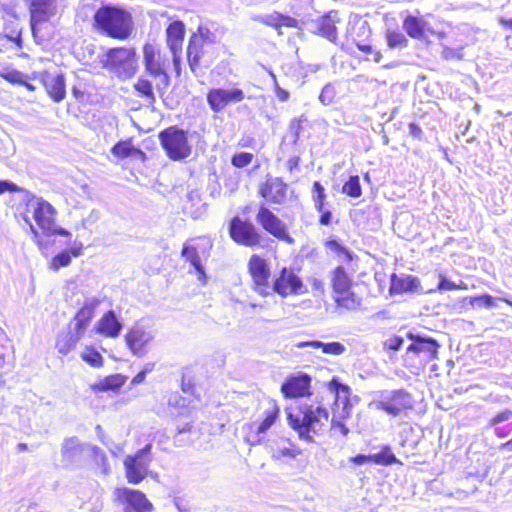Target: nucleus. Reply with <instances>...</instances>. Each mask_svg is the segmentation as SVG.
I'll use <instances>...</instances> for the list:
<instances>
[{
    "label": "nucleus",
    "instance_id": "32",
    "mask_svg": "<svg viewBox=\"0 0 512 512\" xmlns=\"http://www.w3.org/2000/svg\"><path fill=\"white\" fill-rule=\"evenodd\" d=\"M111 153L118 159L133 157L141 162L147 160L146 153L133 145L132 138L118 141L111 148Z\"/></svg>",
    "mask_w": 512,
    "mask_h": 512
},
{
    "label": "nucleus",
    "instance_id": "15",
    "mask_svg": "<svg viewBox=\"0 0 512 512\" xmlns=\"http://www.w3.org/2000/svg\"><path fill=\"white\" fill-rule=\"evenodd\" d=\"M152 444L148 443L134 454L127 455L123 460L126 480L129 484H140L149 474Z\"/></svg>",
    "mask_w": 512,
    "mask_h": 512
},
{
    "label": "nucleus",
    "instance_id": "34",
    "mask_svg": "<svg viewBox=\"0 0 512 512\" xmlns=\"http://www.w3.org/2000/svg\"><path fill=\"white\" fill-rule=\"evenodd\" d=\"M148 75L140 76L133 84V89L138 97L145 100L148 104H154L156 102V84L153 85L152 81L148 78Z\"/></svg>",
    "mask_w": 512,
    "mask_h": 512
},
{
    "label": "nucleus",
    "instance_id": "3",
    "mask_svg": "<svg viewBox=\"0 0 512 512\" xmlns=\"http://www.w3.org/2000/svg\"><path fill=\"white\" fill-rule=\"evenodd\" d=\"M286 414L289 427L300 439L307 442H314L328 427L329 411L322 405L302 403L287 410Z\"/></svg>",
    "mask_w": 512,
    "mask_h": 512
},
{
    "label": "nucleus",
    "instance_id": "25",
    "mask_svg": "<svg viewBox=\"0 0 512 512\" xmlns=\"http://www.w3.org/2000/svg\"><path fill=\"white\" fill-rule=\"evenodd\" d=\"M407 337L412 341L407 347V352L413 353L417 356L423 355L426 361H432L438 358L440 344L436 339L423 337L411 332L407 334Z\"/></svg>",
    "mask_w": 512,
    "mask_h": 512
},
{
    "label": "nucleus",
    "instance_id": "60",
    "mask_svg": "<svg viewBox=\"0 0 512 512\" xmlns=\"http://www.w3.org/2000/svg\"><path fill=\"white\" fill-rule=\"evenodd\" d=\"M13 48L15 47L13 45V40L10 38V35L0 33V53L7 52Z\"/></svg>",
    "mask_w": 512,
    "mask_h": 512
},
{
    "label": "nucleus",
    "instance_id": "24",
    "mask_svg": "<svg viewBox=\"0 0 512 512\" xmlns=\"http://www.w3.org/2000/svg\"><path fill=\"white\" fill-rule=\"evenodd\" d=\"M38 79L49 97L54 102H61L66 97V84L63 73H51L47 70L35 73L32 77Z\"/></svg>",
    "mask_w": 512,
    "mask_h": 512
},
{
    "label": "nucleus",
    "instance_id": "52",
    "mask_svg": "<svg viewBox=\"0 0 512 512\" xmlns=\"http://www.w3.org/2000/svg\"><path fill=\"white\" fill-rule=\"evenodd\" d=\"M387 43L390 48L403 47L407 45V39L400 32L390 31L387 33Z\"/></svg>",
    "mask_w": 512,
    "mask_h": 512
},
{
    "label": "nucleus",
    "instance_id": "64",
    "mask_svg": "<svg viewBox=\"0 0 512 512\" xmlns=\"http://www.w3.org/2000/svg\"><path fill=\"white\" fill-rule=\"evenodd\" d=\"M409 131L413 138L415 139H422L423 137V131L419 124L415 122H411L409 124Z\"/></svg>",
    "mask_w": 512,
    "mask_h": 512
},
{
    "label": "nucleus",
    "instance_id": "38",
    "mask_svg": "<svg viewBox=\"0 0 512 512\" xmlns=\"http://www.w3.org/2000/svg\"><path fill=\"white\" fill-rule=\"evenodd\" d=\"M372 463L381 466H390L398 463V459L392 452L391 447L385 445L378 453L372 454Z\"/></svg>",
    "mask_w": 512,
    "mask_h": 512
},
{
    "label": "nucleus",
    "instance_id": "46",
    "mask_svg": "<svg viewBox=\"0 0 512 512\" xmlns=\"http://www.w3.org/2000/svg\"><path fill=\"white\" fill-rule=\"evenodd\" d=\"M82 445L78 442L77 438H68L64 441L62 446V455L71 459L78 452L82 450Z\"/></svg>",
    "mask_w": 512,
    "mask_h": 512
},
{
    "label": "nucleus",
    "instance_id": "7",
    "mask_svg": "<svg viewBox=\"0 0 512 512\" xmlns=\"http://www.w3.org/2000/svg\"><path fill=\"white\" fill-rule=\"evenodd\" d=\"M212 248L213 241L206 235L191 237L182 245L181 257L190 264L202 284L207 282L204 262L209 259Z\"/></svg>",
    "mask_w": 512,
    "mask_h": 512
},
{
    "label": "nucleus",
    "instance_id": "56",
    "mask_svg": "<svg viewBox=\"0 0 512 512\" xmlns=\"http://www.w3.org/2000/svg\"><path fill=\"white\" fill-rule=\"evenodd\" d=\"M154 369V363H147L131 380L132 385H137L145 380L146 374Z\"/></svg>",
    "mask_w": 512,
    "mask_h": 512
},
{
    "label": "nucleus",
    "instance_id": "9",
    "mask_svg": "<svg viewBox=\"0 0 512 512\" xmlns=\"http://www.w3.org/2000/svg\"><path fill=\"white\" fill-rule=\"evenodd\" d=\"M168 57L160 47L152 43L143 45V65L146 75L156 81V89L164 90L170 84Z\"/></svg>",
    "mask_w": 512,
    "mask_h": 512
},
{
    "label": "nucleus",
    "instance_id": "21",
    "mask_svg": "<svg viewBox=\"0 0 512 512\" xmlns=\"http://www.w3.org/2000/svg\"><path fill=\"white\" fill-rule=\"evenodd\" d=\"M153 338L149 330L139 325L132 326L124 336L129 351L140 358L148 354Z\"/></svg>",
    "mask_w": 512,
    "mask_h": 512
},
{
    "label": "nucleus",
    "instance_id": "41",
    "mask_svg": "<svg viewBox=\"0 0 512 512\" xmlns=\"http://www.w3.org/2000/svg\"><path fill=\"white\" fill-rule=\"evenodd\" d=\"M342 193L352 198H359L362 196V187L358 175H352L344 182L342 186Z\"/></svg>",
    "mask_w": 512,
    "mask_h": 512
},
{
    "label": "nucleus",
    "instance_id": "27",
    "mask_svg": "<svg viewBox=\"0 0 512 512\" xmlns=\"http://www.w3.org/2000/svg\"><path fill=\"white\" fill-rule=\"evenodd\" d=\"M101 301L98 298H88L86 299L81 307L76 311L73 320L75 322L74 330L82 333L84 332L91 320L93 319L96 309L100 305Z\"/></svg>",
    "mask_w": 512,
    "mask_h": 512
},
{
    "label": "nucleus",
    "instance_id": "63",
    "mask_svg": "<svg viewBox=\"0 0 512 512\" xmlns=\"http://www.w3.org/2000/svg\"><path fill=\"white\" fill-rule=\"evenodd\" d=\"M300 157L299 156H292L290 157L286 162V169L289 173H293L295 170L298 169L300 164Z\"/></svg>",
    "mask_w": 512,
    "mask_h": 512
},
{
    "label": "nucleus",
    "instance_id": "23",
    "mask_svg": "<svg viewBox=\"0 0 512 512\" xmlns=\"http://www.w3.org/2000/svg\"><path fill=\"white\" fill-rule=\"evenodd\" d=\"M245 99L243 90L233 88L226 90L223 88H212L208 90L206 100L209 108L214 113L222 112L229 104L238 103Z\"/></svg>",
    "mask_w": 512,
    "mask_h": 512
},
{
    "label": "nucleus",
    "instance_id": "1",
    "mask_svg": "<svg viewBox=\"0 0 512 512\" xmlns=\"http://www.w3.org/2000/svg\"><path fill=\"white\" fill-rule=\"evenodd\" d=\"M247 273L251 280V289L262 297L275 293L284 299L307 292L302 277L293 267L283 266L272 277V268L269 260L259 253H252L249 256L247 260Z\"/></svg>",
    "mask_w": 512,
    "mask_h": 512
},
{
    "label": "nucleus",
    "instance_id": "22",
    "mask_svg": "<svg viewBox=\"0 0 512 512\" xmlns=\"http://www.w3.org/2000/svg\"><path fill=\"white\" fill-rule=\"evenodd\" d=\"M340 13L337 10H329L312 21V34L325 38L335 43L338 39L337 25L341 23Z\"/></svg>",
    "mask_w": 512,
    "mask_h": 512
},
{
    "label": "nucleus",
    "instance_id": "43",
    "mask_svg": "<svg viewBox=\"0 0 512 512\" xmlns=\"http://www.w3.org/2000/svg\"><path fill=\"white\" fill-rule=\"evenodd\" d=\"M312 348L315 349H321L323 353L330 354V355H340L344 353L345 346L341 344L340 342H329L324 343L321 341H313V343H310Z\"/></svg>",
    "mask_w": 512,
    "mask_h": 512
},
{
    "label": "nucleus",
    "instance_id": "53",
    "mask_svg": "<svg viewBox=\"0 0 512 512\" xmlns=\"http://www.w3.org/2000/svg\"><path fill=\"white\" fill-rule=\"evenodd\" d=\"M22 216V219L29 224V227H30V231H31V234H32V240L33 242L35 243V245L40 248V249H43L45 248V243L44 241L42 240L41 238V235H40V232L37 228H35L33 226V224L30 222V218L28 216V210L21 214Z\"/></svg>",
    "mask_w": 512,
    "mask_h": 512
},
{
    "label": "nucleus",
    "instance_id": "37",
    "mask_svg": "<svg viewBox=\"0 0 512 512\" xmlns=\"http://www.w3.org/2000/svg\"><path fill=\"white\" fill-rule=\"evenodd\" d=\"M426 23L422 18L408 15L403 21L405 32L413 39H420L425 36Z\"/></svg>",
    "mask_w": 512,
    "mask_h": 512
},
{
    "label": "nucleus",
    "instance_id": "14",
    "mask_svg": "<svg viewBox=\"0 0 512 512\" xmlns=\"http://www.w3.org/2000/svg\"><path fill=\"white\" fill-rule=\"evenodd\" d=\"M256 221L264 232L287 245H293L295 239L288 225L267 205L260 204L256 212Z\"/></svg>",
    "mask_w": 512,
    "mask_h": 512
},
{
    "label": "nucleus",
    "instance_id": "18",
    "mask_svg": "<svg viewBox=\"0 0 512 512\" xmlns=\"http://www.w3.org/2000/svg\"><path fill=\"white\" fill-rule=\"evenodd\" d=\"M113 503L122 507L124 512H152L154 509L144 492L124 486L114 489Z\"/></svg>",
    "mask_w": 512,
    "mask_h": 512
},
{
    "label": "nucleus",
    "instance_id": "35",
    "mask_svg": "<svg viewBox=\"0 0 512 512\" xmlns=\"http://www.w3.org/2000/svg\"><path fill=\"white\" fill-rule=\"evenodd\" d=\"M87 467L94 473L101 475H106L110 471L106 454L96 446L92 447L90 450Z\"/></svg>",
    "mask_w": 512,
    "mask_h": 512
},
{
    "label": "nucleus",
    "instance_id": "57",
    "mask_svg": "<svg viewBox=\"0 0 512 512\" xmlns=\"http://www.w3.org/2000/svg\"><path fill=\"white\" fill-rule=\"evenodd\" d=\"M318 212L320 214L319 218H318L319 225H321V226H329V225L332 224V222H333V214H332V212L329 209H327L326 206H324L322 208V210L318 211Z\"/></svg>",
    "mask_w": 512,
    "mask_h": 512
},
{
    "label": "nucleus",
    "instance_id": "48",
    "mask_svg": "<svg viewBox=\"0 0 512 512\" xmlns=\"http://www.w3.org/2000/svg\"><path fill=\"white\" fill-rule=\"evenodd\" d=\"M469 304L472 307L492 308L495 306V298L489 294H482L469 297Z\"/></svg>",
    "mask_w": 512,
    "mask_h": 512
},
{
    "label": "nucleus",
    "instance_id": "12",
    "mask_svg": "<svg viewBox=\"0 0 512 512\" xmlns=\"http://www.w3.org/2000/svg\"><path fill=\"white\" fill-rule=\"evenodd\" d=\"M229 238L238 246L258 248L263 236L258 227L248 218L239 215L231 217L227 227Z\"/></svg>",
    "mask_w": 512,
    "mask_h": 512
},
{
    "label": "nucleus",
    "instance_id": "8",
    "mask_svg": "<svg viewBox=\"0 0 512 512\" xmlns=\"http://www.w3.org/2000/svg\"><path fill=\"white\" fill-rule=\"evenodd\" d=\"M218 43L217 36L208 27L199 25L191 33L186 48L188 65L192 72H196L203 65L209 53V47Z\"/></svg>",
    "mask_w": 512,
    "mask_h": 512
},
{
    "label": "nucleus",
    "instance_id": "16",
    "mask_svg": "<svg viewBox=\"0 0 512 512\" xmlns=\"http://www.w3.org/2000/svg\"><path fill=\"white\" fill-rule=\"evenodd\" d=\"M377 409L397 417L413 409V397L405 389L384 390L376 400Z\"/></svg>",
    "mask_w": 512,
    "mask_h": 512
},
{
    "label": "nucleus",
    "instance_id": "47",
    "mask_svg": "<svg viewBox=\"0 0 512 512\" xmlns=\"http://www.w3.org/2000/svg\"><path fill=\"white\" fill-rule=\"evenodd\" d=\"M436 289L438 291L467 290L468 286L464 281L455 283L447 279L445 276H441Z\"/></svg>",
    "mask_w": 512,
    "mask_h": 512
},
{
    "label": "nucleus",
    "instance_id": "55",
    "mask_svg": "<svg viewBox=\"0 0 512 512\" xmlns=\"http://www.w3.org/2000/svg\"><path fill=\"white\" fill-rule=\"evenodd\" d=\"M344 419L345 418H342V416L340 419H337L336 415L334 414L331 419L330 427L331 429L338 430L341 435L346 436L349 433V428L343 422Z\"/></svg>",
    "mask_w": 512,
    "mask_h": 512
},
{
    "label": "nucleus",
    "instance_id": "33",
    "mask_svg": "<svg viewBox=\"0 0 512 512\" xmlns=\"http://www.w3.org/2000/svg\"><path fill=\"white\" fill-rule=\"evenodd\" d=\"M420 287V282L417 277L407 275L405 277L392 274L390 280L389 293L390 295H402L409 292H414Z\"/></svg>",
    "mask_w": 512,
    "mask_h": 512
},
{
    "label": "nucleus",
    "instance_id": "42",
    "mask_svg": "<svg viewBox=\"0 0 512 512\" xmlns=\"http://www.w3.org/2000/svg\"><path fill=\"white\" fill-rule=\"evenodd\" d=\"M81 358L84 362L94 368H101L104 365L103 356L93 346L85 347L81 354Z\"/></svg>",
    "mask_w": 512,
    "mask_h": 512
},
{
    "label": "nucleus",
    "instance_id": "62",
    "mask_svg": "<svg viewBox=\"0 0 512 512\" xmlns=\"http://www.w3.org/2000/svg\"><path fill=\"white\" fill-rule=\"evenodd\" d=\"M274 92L281 102H285L289 99V92L282 88L277 82L274 83Z\"/></svg>",
    "mask_w": 512,
    "mask_h": 512
},
{
    "label": "nucleus",
    "instance_id": "20",
    "mask_svg": "<svg viewBox=\"0 0 512 512\" xmlns=\"http://www.w3.org/2000/svg\"><path fill=\"white\" fill-rule=\"evenodd\" d=\"M186 35V25L181 20H174L165 30L166 45L171 52L174 70L177 76L181 74V51Z\"/></svg>",
    "mask_w": 512,
    "mask_h": 512
},
{
    "label": "nucleus",
    "instance_id": "45",
    "mask_svg": "<svg viewBox=\"0 0 512 512\" xmlns=\"http://www.w3.org/2000/svg\"><path fill=\"white\" fill-rule=\"evenodd\" d=\"M0 77L12 85H20L24 83V78H28L27 75L10 67L0 70Z\"/></svg>",
    "mask_w": 512,
    "mask_h": 512
},
{
    "label": "nucleus",
    "instance_id": "5",
    "mask_svg": "<svg viewBox=\"0 0 512 512\" xmlns=\"http://www.w3.org/2000/svg\"><path fill=\"white\" fill-rule=\"evenodd\" d=\"M30 17L32 36L38 44L52 39L56 33V25L51 19L56 16L57 0H25Z\"/></svg>",
    "mask_w": 512,
    "mask_h": 512
},
{
    "label": "nucleus",
    "instance_id": "39",
    "mask_svg": "<svg viewBox=\"0 0 512 512\" xmlns=\"http://www.w3.org/2000/svg\"><path fill=\"white\" fill-rule=\"evenodd\" d=\"M324 247L335 253L337 256L342 257L346 262H351L356 258L352 251L335 239L325 241Z\"/></svg>",
    "mask_w": 512,
    "mask_h": 512
},
{
    "label": "nucleus",
    "instance_id": "58",
    "mask_svg": "<svg viewBox=\"0 0 512 512\" xmlns=\"http://www.w3.org/2000/svg\"><path fill=\"white\" fill-rule=\"evenodd\" d=\"M7 191L14 193L24 191V189L7 180H0V195Z\"/></svg>",
    "mask_w": 512,
    "mask_h": 512
},
{
    "label": "nucleus",
    "instance_id": "36",
    "mask_svg": "<svg viewBox=\"0 0 512 512\" xmlns=\"http://www.w3.org/2000/svg\"><path fill=\"white\" fill-rule=\"evenodd\" d=\"M82 336L83 334L76 330H74V332L68 331L60 334L55 344L57 351L62 355H67L76 348Z\"/></svg>",
    "mask_w": 512,
    "mask_h": 512
},
{
    "label": "nucleus",
    "instance_id": "11",
    "mask_svg": "<svg viewBox=\"0 0 512 512\" xmlns=\"http://www.w3.org/2000/svg\"><path fill=\"white\" fill-rule=\"evenodd\" d=\"M136 50L134 47L109 48L101 60L104 69L115 72L120 77H132L136 71Z\"/></svg>",
    "mask_w": 512,
    "mask_h": 512
},
{
    "label": "nucleus",
    "instance_id": "2",
    "mask_svg": "<svg viewBox=\"0 0 512 512\" xmlns=\"http://www.w3.org/2000/svg\"><path fill=\"white\" fill-rule=\"evenodd\" d=\"M92 28L99 35L118 41L130 39L135 30L132 14L123 6L103 4L92 17Z\"/></svg>",
    "mask_w": 512,
    "mask_h": 512
},
{
    "label": "nucleus",
    "instance_id": "59",
    "mask_svg": "<svg viewBox=\"0 0 512 512\" xmlns=\"http://www.w3.org/2000/svg\"><path fill=\"white\" fill-rule=\"evenodd\" d=\"M194 421L190 418L186 422H179L175 426L176 435H181L184 433H190L193 429Z\"/></svg>",
    "mask_w": 512,
    "mask_h": 512
},
{
    "label": "nucleus",
    "instance_id": "28",
    "mask_svg": "<svg viewBox=\"0 0 512 512\" xmlns=\"http://www.w3.org/2000/svg\"><path fill=\"white\" fill-rule=\"evenodd\" d=\"M327 387L330 391L335 394L334 404L338 405L341 403L343 405V413L342 418L350 417V410L352 408L351 404V388L340 382L339 378L333 377L327 384Z\"/></svg>",
    "mask_w": 512,
    "mask_h": 512
},
{
    "label": "nucleus",
    "instance_id": "54",
    "mask_svg": "<svg viewBox=\"0 0 512 512\" xmlns=\"http://www.w3.org/2000/svg\"><path fill=\"white\" fill-rule=\"evenodd\" d=\"M301 453V450L296 447H290V448H279L273 453V458L275 459H282V458H295Z\"/></svg>",
    "mask_w": 512,
    "mask_h": 512
},
{
    "label": "nucleus",
    "instance_id": "61",
    "mask_svg": "<svg viewBox=\"0 0 512 512\" xmlns=\"http://www.w3.org/2000/svg\"><path fill=\"white\" fill-rule=\"evenodd\" d=\"M512 417V411L510 410H504V411H501L499 413H497L494 417H492L490 419V425L493 426L499 422H502V421H505V420H508L509 418Z\"/></svg>",
    "mask_w": 512,
    "mask_h": 512
},
{
    "label": "nucleus",
    "instance_id": "19",
    "mask_svg": "<svg viewBox=\"0 0 512 512\" xmlns=\"http://www.w3.org/2000/svg\"><path fill=\"white\" fill-rule=\"evenodd\" d=\"M280 392L285 399L310 398L313 395L312 376L302 371L290 373L284 378Z\"/></svg>",
    "mask_w": 512,
    "mask_h": 512
},
{
    "label": "nucleus",
    "instance_id": "26",
    "mask_svg": "<svg viewBox=\"0 0 512 512\" xmlns=\"http://www.w3.org/2000/svg\"><path fill=\"white\" fill-rule=\"evenodd\" d=\"M122 330V323L113 310L105 311L94 326L96 334L106 338H117Z\"/></svg>",
    "mask_w": 512,
    "mask_h": 512
},
{
    "label": "nucleus",
    "instance_id": "50",
    "mask_svg": "<svg viewBox=\"0 0 512 512\" xmlns=\"http://www.w3.org/2000/svg\"><path fill=\"white\" fill-rule=\"evenodd\" d=\"M11 350L10 341L5 331L0 327V365L5 362L6 358L10 355Z\"/></svg>",
    "mask_w": 512,
    "mask_h": 512
},
{
    "label": "nucleus",
    "instance_id": "6",
    "mask_svg": "<svg viewBox=\"0 0 512 512\" xmlns=\"http://www.w3.org/2000/svg\"><path fill=\"white\" fill-rule=\"evenodd\" d=\"M25 203L32 207V217L44 236H71L67 229L57 226V210L50 202L27 192Z\"/></svg>",
    "mask_w": 512,
    "mask_h": 512
},
{
    "label": "nucleus",
    "instance_id": "49",
    "mask_svg": "<svg viewBox=\"0 0 512 512\" xmlns=\"http://www.w3.org/2000/svg\"><path fill=\"white\" fill-rule=\"evenodd\" d=\"M254 159V155L250 152L235 153L231 158V164L236 168H245L249 166Z\"/></svg>",
    "mask_w": 512,
    "mask_h": 512
},
{
    "label": "nucleus",
    "instance_id": "13",
    "mask_svg": "<svg viewBox=\"0 0 512 512\" xmlns=\"http://www.w3.org/2000/svg\"><path fill=\"white\" fill-rule=\"evenodd\" d=\"M281 408L276 400H270L260 422H248L242 426L243 439L249 445H258L265 439L268 430L280 417Z\"/></svg>",
    "mask_w": 512,
    "mask_h": 512
},
{
    "label": "nucleus",
    "instance_id": "4",
    "mask_svg": "<svg viewBox=\"0 0 512 512\" xmlns=\"http://www.w3.org/2000/svg\"><path fill=\"white\" fill-rule=\"evenodd\" d=\"M356 286L344 266L338 265L331 271V296L337 310L357 311L361 308L363 297L355 291Z\"/></svg>",
    "mask_w": 512,
    "mask_h": 512
},
{
    "label": "nucleus",
    "instance_id": "29",
    "mask_svg": "<svg viewBox=\"0 0 512 512\" xmlns=\"http://www.w3.org/2000/svg\"><path fill=\"white\" fill-rule=\"evenodd\" d=\"M257 21L267 27L276 30L278 34H281V30L283 28H300L299 21L296 18L290 15L282 14L278 11H273L272 13L259 16Z\"/></svg>",
    "mask_w": 512,
    "mask_h": 512
},
{
    "label": "nucleus",
    "instance_id": "40",
    "mask_svg": "<svg viewBox=\"0 0 512 512\" xmlns=\"http://www.w3.org/2000/svg\"><path fill=\"white\" fill-rule=\"evenodd\" d=\"M2 33L10 35V38L13 40V45L15 49H23V28L20 26L18 22H10L5 24L4 31Z\"/></svg>",
    "mask_w": 512,
    "mask_h": 512
},
{
    "label": "nucleus",
    "instance_id": "51",
    "mask_svg": "<svg viewBox=\"0 0 512 512\" xmlns=\"http://www.w3.org/2000/svg\"><path fill=\"white\" fill-rule=\"evenodd\" d=\"M336 90L331 84H327L321 90L319 100L323 105H330L335 102Z\"/></svg>",
    "mask_w": 512,
    "mask_h": 512
},
{
    "label": "nucleus",
    "instance_id": "44",
    "mask_svg": "<svg viewBox=\"0 0 512 512\" xmlns=\"http://www.w3.org/2000/svg\"><path fill=\"white\" fill-rule=\"evenodd\" d=\"M312 199L314 202V207L316 211H321L324 206H326V191L324 186L319 182L315 181L312 185Z\"/></svg>",
    "mask_w": 512,
    "mask_h": 512
},
{
    "label": "nucleus",
    "instance_id": "10",
    "mask_svg": "<svg viewBox=\"0 0 512 512\" xmlns=\"http://www.w3.org/2000/svg\"><path fill=\"white\" fill-rule=\"evenodd\" d=\"M158 139L166 156L172 161L184 160L192 153L187 132L177 126H169L160 131Z\"/></svg>",
    "mask_w": 512,
    "mask_h": 512
},
{
    "label": "nucleus",
    "instance_id": "17",
    "mask_svg": "<svg viewBox=\"0 0 512 512\" xmlns=\"http://www.w3.org/2000/svg\"><path fill=\"white\" fill-rule=\"evenodd\" d=\"M290 191L289 184L283 177L272 175H267L257 188L258 196L264 200V204L267 206L285 205Z\"/></svg>",
    "mask_w": 512,
    "mask_h": 512
},
{
    "label": "nucleus",
    "instance_id": "31",
    "mask_svg": "<svg viewBox=\"0 0 512 512\" xmlns=\"http://www.w3.org/2000/svg\"><path fill=\"white\" fill-rule=\"evenodd\" d=\"M127 376L115 373L110 374L90 385V390L95 393L118 392L126 383Z\"/></svg>",
    "mask_w": 512,
    "mask_h": 512
},
{
    "label": "nucleus",
    "instance_id": "30",
    "mask_svg": "<svg viewBox=\"0 0 512 512\" xmlns=\"http://www.w3.org/2000/svg\"><path fill=\"white\" fill-rule=\"evenodd\" d=\"M84 249L85 247L82 242L75 241L69 249L62 250L51 258L49 268L53 271H58L60 268L69 266L72 258L81 256Z\"/></svg>",
    "mask_w": 512,
    "mask_h": 512
}]
</instances>
